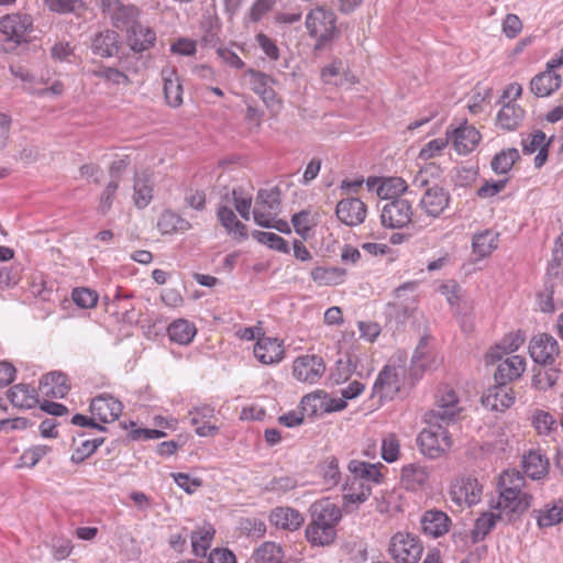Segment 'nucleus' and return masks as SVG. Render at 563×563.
Segmentation results:
<instances>
[{
  "instance_id": "obj_25",
  "label": "nucleus",
  "mask_w": 563,
  "mask_h": 563,
  "mask_svg": "<svg viewBox=\"0 0 563 563\" xmlns=\"http://www.w3.org/2000/svg\"><path fill=\"white\" fill-rule=\"evenodd\" d=\"M67 376L62 372H51L44 375L38 385V389L45 397L63 398L69 391Z\"/></svg>"
},
{
  "instance_id": "obj_6",
  "label": "nucleus",
  "mask_w": 563,
  "mask_h": 563,
  "mask_svg": "<svg viewBox=\"0 0 563 563\" xmlns=\"http://www.w3.org/2000/svg\"><path fill=\"white\" fill-rule=\"evenodd\" d=\"M388 551L396 563H418L423 547L416 534L400 531L390 538Z\"/></svg>"
},
{
  "instance_id": "obj_4",
  "label": "nucleus",
  "mask_w": 563,
  "mask_h": 563,
  "mask_svg": "<svg viewBox=\"0 0 563 563\" xmlns=\"http://www.w3.org/2000/svg\"><path fill=\"white\" fill-rule=\"evenodd\" d=\"M101 13L110 20L111 25L125 33L140 20L141 10L121 0H100Z\"/></svg>"
},
{
  "instance_id": "obj_56",
  "label": "nucleus",
  "mask_w": 563,
  "mask_h": 563,
  "mask_svg": "<svg viewBox=\"0 0 563 563\" xmlns=\"http://www.w3.org/2000/svg\"><path fill=\"white\" fill-rule=\"evenodd\" d=\"M252 236L261 244L267 245L272 250L288 254L289 245L286 240L273 232L253 231Z\"/></svg>"
},
{
  "instance_id": "obj_41",
  "label": "nucleus",
  "mask_w": 563,
  "mask_h": 563,
  "mask_svg": "<svg viewBox=\"0 0 563 563\" xmlns=\"http://www.w3.org/2000/svg\"><path fill=\"white\" fill-rule=\"evenodd\" d=\"M167 333L170 341L179 345H188L197 334V328L189 320L177 319L168 325Z\"/></svg>"
},
{
  "instance_id": "obj_58",
  "label": "nucleus",
  "mask_w": 563,
  "mask_h": 563,
  "mask_svg": "<svg viewBox=\"0 0 563 563\" xmlns=\"http://www.w3.org/2000/svg\"><path fill=\"white\" fill-rule=\"evenodd\" d=\"M104 442V438H96L92 440H85L74 451L70 456V461L75 464H79L84 462L87 457L92 455L99 446H101Z\"/></svg>"
},
{
  "instance_id": "obj_34",
  "label": "nucleus",
  "mask_w": 563,
  "mask_h": 563,
  "mask_svg": "<svg viewBox=\"0 0 563 563\" xmlns=\"http://www.w3.org/2000/svg\"><path fill=\"white\" fill-rule=\"evenodd\" d=\"M217 218L229 235L241 240L247 238L246 227L238 219L230 207L220 205L217 209Z\"/></svg>"
},
{
  "instance_id": "obj_31",
  "label": "nucleus",
  "mask_w": 563,
  "mask_h": 563,
  "mask_svg": "<svg viewBox=\"0 0 563 563\" xmlns=\"http://www.w3.org/2000/svg\"><path fill=\"white\" fill-rule=\"evenodd\" d=\"M164 95L168 106L178 108L183 103V86L175 68L162 69Z\"/></svg>"
},
{
  "instance_id": "obj_11",
  "label": "nucleus",
  "mask_w": 563,
  "mask_h": 563,
  "mask_svg": "<svg viewBox=\"0 0 563 563\" xmlns=\"http://www.w3.org/2000/svg\"><path fill=\"white\" fill-rule=\"evenodd\" d=\"M325 364L322 357L313 354L298 356L294 361L292 375L302 383L316 384L323 376Z\"/></svg>"
},
{
  "instance_id": "obj_50",
  "label": "nucleus",
  "mask_w": 563,
  "mask_h": 563,
  "mask_svg": "<svg viewBox=\"0 0 563 563\" xmlns=\"http://www.w3.org/2000/svg\"><path fill=\"white\" fill-rule=\"evenodd\" d=\"M433 363V357L427 351V342L422 339L411 358L412 375L418 376L424 371L431 369Z\"/></svg>"
},
{
  "instance_id": "obj_51",
  "label": "nucleus",
  "mask_w": 563,
  "mask_h": 563,
  "mask_svg": "<svg viewBox=\"0 0 563 563\" xmlns=\"http://www.w3.org/2000/svg\"><path fill=\"white\" fill-rule=\"evenodd\" d=\"M284 552L275 542H264L254 553L256 563H283Z\"/></svg>"
},
{
  "instance_id": "obj_1",
  "label": "nucleus",
  "mask_w": 563,
  "mask_h": 563,
  "mask_svg": "<svg viewBox=\"0 0 563 563\" xmlns=\"http://www.w3.org/2000/svg\"><path fill=\"white\" fill-rule=\"evenodd\" d=\"M306 29L310 37L317 40L314 49H322L339 36L336 15L332 10L317 7L310 10L306 16Z\"/></svg>"
},
{
  "instance_id": "obj_5",
  "label": "nucleus",
  "mask_w": 563,
  "mask_h": 563,
  "mask_svg": "<svg viewBox=\"0 0 563 563\" xmlns=\"http://www.w3.org/2000/svg\"><path fill=\"white\" fill-rule=\"evenodd\" d=\"M532 499L533 497L529 493H499L497 499L490 501V509L497 510L505 522L510 523L530 508Z\"/></svg>"
},
{
  "instance_id": "obj_26",
  "label": "nucleus",
  "mask_w": 563,
  "mask_h": 563,
  "mask_svg": "<svg viewBox=\"0 0 563 563\" xmlns=\"http://www.w3.org/2000/svg\"><path fill=\"white\" fill-rule=\"evenodd\" d=\"M120 49V35L114 30H106L95 35L91 43V51L100 57H113Z\"/></svg>"
},
{
  "instance_id": "obj_54",
  "label": "nucleus",
  "mask_w": 563,
  "mask_h": 563,
  "mask_svg": "<svg viewBox=\"0 0 563 563\" xmlns=\"http://www.w3.org/2000/svg\"><path fill=\"white\" fill-rule=\"evenodd\" d=\"M232 199L235 210L239 212L242 219L249 221L252 214V201L253 197L243 187H234L232 189Z\"/></svg>"
},
{
  "instance_id": "obj_2",
  "label": "nucleus",
  "mask_w": 563,
  "mask_h": 563,
  "mask_svg": "<svg viewBox=\"0 0 563 563\" xmlns=\"http://www.w3.org/2000/svg\"><path fill=\"white\" fill-rule=\"evenodd\" d=\"M462 410L455 390L445 385L438 389L434 408L427 411L423 419L426 423L443 422L450 424L459 419Z\"/></svg>"
},
{
  "instance_id": "obj_19",
  "label": "nucleus",
  "mask_w": 563,
  "mask_h": 563,
  "mask_svg": "<svg viewBox=\"0 0 563 563\" xmlns=\"http://www.w3.org/2000/svg\"><path fill=\"white\" fill-rule=\"evenodd\" d=\"M515 400L514 391L509 385L496 383L489 387L482 396V405L496 411H503L509 408Z\"/></svg>"
},
{
  "instance_id": "obj_7",
  "label": "nucleus",
  "mask_w": 563,
  "mask_h": 563,
  "mask_svg": "<svg viewBox=\"0 0 563 563\" xmlns=\"http://www.w3.org/2000/svg\"><path fill=\"white\" fill-rule=\"evenodd\" d=\"M280 212V190L278 187L260 189L252 210L254 222L260 227H268L269 220L277 218Z\"/></svg>"
},
{
  "instance_id": "obj_18",
  "label": "nucleus",
  "mask_w": 563,
  "mask_h": 563,
  "mask_svg": "<svg viewBox=\"0 0 563 563\" xmlns=\"http://www.w3.org/2000/svg\"><path fill=\"white\" fill-rule=\"evenodd\" d=\"M335 213L338 219L349 227L364 222L367 213L366 205L358 198H346L338 202Z\"/></svg>"
},
{
  "instance_id": "obj_46",
  "label": "nucleus",
  "mask_w": 563,
  "mask_h": 563,
  "mask_svg": "<svg viewBox=\"0 0 563 563\" xmlns=\"http://www.w3.org/2000/svg\"><path fill=\"white\" fill-rule=\"evenodd\" d=\"M153 198V183L146 174L135 175L134 179V205L139 209L147 207Z\"/></svg>"
},
{
  "instance_id": "obj_39",
  "label": "nucleus",
  "mask_w": 563,
  "mask_h": 563,
  "mask_svg": "<svg viewBox=\"0 0 563 563\" xmlns=\"http://www.w3.org/2000/svg\"><path fill=\"white\" fill-rule=\"evenodd\" d=\"M45 7L57 14H73L77 19H85L88 5L84 0H43Z\"/></svg>"
},
{
  "instance_id": "obj_45",
  "label": "nucleus",
  "mask_w": 563,
  "mask_h": 563,
  "mask_svg": "<svg viewBox=\"0 0 563 563\" xmlns=\"http://www.w3.org/2000/svg\"><path fill=\"white\" fill-rule=\"evenodd\" d=\"M216 530L210 523H205L191 533V547L197 556H206L211 547Z\"/></svg>"
},
{
  "instance_id": "obj_42",
  "label": "nucleus",
  "mask_w": 563,
  "mask_h": 563,
  "mask_svg": "<svg viewBox=\"0 0 563 563\" xmlns=\"http://www.w3.org/2000/svg\"><path fill=\"white\" fill-rule=\"evenodd\" d=\"M498 246V233L493 230H484L475 233L472 239V249L478 258H485Z\"/></svg>"
},
{
  "instance_id": "obj_63",
  "label": "nucleus",
  "mask_w": 563,
  "mask_h": 563,
  "mask_svg": "<svg viewBox=\"0 0 563 563\" xmlns=\"http://www.w3.org/2000/svg\"><path fill=\"white\" fill-rule=\"evenodd\" d=\"M71 297L74 302L84 309L92 308L98 302V294L89 288H76Z\"/></svg>"
},
{
  "instance_id": "obj_52",
  "label": "nucleus",
  "mask_w": 563,
  "mask_h": 563,
  "mask_svg": "<svg viewBox=\"0 0 563 563\" xmlns=\"http://www.w3.org/2000/svg\"><path fill=\"white\" fill-rule=\"evenodd\" d=\"M561 376V371L555 367L539 369L532 376V386L541 391H545L555 386Z\"/></svg>"
},
{
  "instance_id": "obj_24",
  "label": "nucleus",
  "mask_w": 563,
  "mask_h": 563,
  "mask_svg": "<svg viewBox=\"0 0 563 563\" xmlns=\"http://www.w3.org/2000/svg\"><path fill=\"white\" fill-rule=\"evenodd\" d=\"M130 48L135 53H143L152 48L156 43L155 31L143 25L140 20L125 33Z\"/></svg>"
},
{
  "instance_id": "obj_47",
  "label": "nucleus",
  "mask_w": 563,
  "mask_h": 563,
  "mask_svg": "<svg viewBox=\"0 0 563 563\" xmlns=\"http://www.w3.org/2000/svg\"><path fill=\"white\" fill-rule=\"evenodd\" d=\"M428 479L429 472L424 466L410 464L402 468V481L409 489L415 490L424 486Z\"/></svg>"
},
{
  "instance_id": "obj_23",
  "label": "nucleus",
  "mask_w": 563,
  "mask_h": 563,
  "mask_svg": "<svg viewBox=\"0 0 563 563\" xmlns=\"http://www.w3.org/2000/svg\"><path fill=\"white\" fill-rule=\"evenodd\" d=\"M525 333L521 331L508 333L499 343L492 346L485 354L486 365H494L501 361L504 355H508L517 351L525 343Z\"/></svg>"
},
{
  "instance_id": "obj_16",
  "label": "nucleus",
  "mask_w": 563,
  "mask_h": 563,
  "mask_svg": "<svg viewBox=\"0 0 563 563\" xmlns=\"http://www.w3.org/2000/svg\"><path fill=\"white\" fill-rule=\"evenodd\" d=\"M445 135H448L449 142H452L454 150L463 155L471 153L481 141L479 132L473 125H468L466 121L457 128H448Z\"/></svg>"
},
{
  "instance_id": "obj_17",
  "label": "nucleus",
  "mask_w": 563,
  "mask_h": 563,
  "mask_svg": "<svg viewBox=\"0 0 563 563\" xmlns=\"http://www.w3.org/2000/svg\"><path fill=\"white\" fill-rule=\"evenodd\" d=\"M122 409L123 406L121 401L110 394L99 395L90 402V412L92 417L101 423L115 421L120 417Z\"/></svg>"
},
{
  "instance_id": "obj_48",
  "label": "nucleus",
  "mask_w": 563,
  "mask_h": 563,
  "mask_svg": "<svg viewBox=\"0 0 563 563\" xmlns=\"http://www.w3.org/2000/svg\"><path fill=\"white\" fill-rule=\"evenodd\" d=\"M526 479L521 475V473L517 470H508L505 471L500 477L498 483V494L499 493H527L525 490Z\"/></svg>"
},
{
  "instance_id": "obj_37",
  "label": "nucleus",
  "mask_w": 563,
  "mask_h": 563,
  "mask_svg": "<svg viewBox=\"0 0 563 563\" xmlns=\"http://www.w3.org/2000/svg\"><path fill=\"white\" fill-rule=\"evenodd\" d=\"M306 538L313 547H328L334 542L336 529L310 520L306 528Z\"/></svg>"
},
{
  "instance_id": "obj_40",
  "label": "nucleus",
  "mask_w": 563,
  "mask_h": 563,
  "mask_svg": "<svg viewBox=\"0 0 563 563\" xmlns=\"http://www.w3.org/2000/svg\"><path fill=\"white\" fill-rule=\"evenodd\" d=\"M522 467L527 476L540 479L548 473L549 460L540 451L530 450L522 457Z\"/></svg>"
},
{
  "instance_id": "obj_10",
  "label": "nucleus",
  "mask_w": 563,
  "mask_h": 563,
  "mask_svg": "<svg viewBox=\"0 0 563 563\" xmlns=\"http://www.w3.org/2000/svg\"><path fill=\"white\" fill-rule=\"evenodd\" d=\"M531 358L542 365H552L560 354L556 339L549 333L533 335L529 343Z\"/></svg>"
},
{
  "instance_id": "obj_28",
  "label": "nucleus",
  "mask_w": 563,
  "mask_h": 563,
  "mask_svg": "<svg viewBox=\"0 0 563 563\" xmlns=\"http://www.w3.org/2000/svg\"><path fill=\"white\" fill-rule=\"evenodd\" d=\"M499 362L494 375L496 383L508 385L519 378L526 369V360L519 355H512Z\"/></svg>"
},
{
  "instance_id": "obj_9",
  "label": "nucleus",
  "mask_w": 563,
  "mask_h": 563,
  "mask_svg": "<svg viewBox=\"0 0 563 563\" xmlns=\"http://www.w3.org/2000/svg\"><path fill=\"white\" fill-rule=\"evenodd\" d=\"M413 209L406 199L387 201L380 210V221L385 228L404 229L411 224Z\"/></svg>"
},
{
  "instance_id": "obj_43",
  "label": "nucleus",
  "mask_w": 563,
  "mask_h": 563,
  "mask_svg": "<svg viewBox=\"0 0 563 563\" xmlns=\"http://www.w3.org/2000/svg\"><path fill=\"white\" fill-rule=\"evenodd\" d=\"M157 228L162 234H173L190 230L191 224L176 212L165 210L158 219Z\"/></svg>"
},
{
  "instance_id": "obj_35",
  "label": "nucleus",
  "mask_w": 563,
  "mask_h": 563,
  "mask_svg": "<svg viewBox=\"0 0 563 563\" xmlns=\"http://www.w3.org/2000/svg\"><path fill=\"white\" fill-rule=\"evenodd\" d=\"M8 399L14 407L20 409L34 408L38 402L37 391L26 384L12 386L8 390Z\"/></svg>"
},
{
  "instance_id": "obj_64",
  "label": "nucleus",
  "mask_w": 563,
  "mask_h": 563,
  "mask_svg": "<svg viewBox=\"0 0 563 563\" xmlns=\"http://www.w3.org/2000/svg\"><path fill=\"white\" fill-rule=\"evenodd\" d=\"M95 76L113 85L130 84V78L123 71L112 67H102L95 71Z\"/></svg>"
},
{
  "instance_id": "obj_61",
  "label": "nucleus",
  "mask_w": 563,
  "mask_h": 563,
  "mask_svg": "<svg viewBox=\"0 0 563 563\" xmlns=\"http://www.w3.org/2000/svg\"><path fill=\"white\" fill-rule=\"evenodd\" d=\"M449 144L448 135L445 137H439L431 140L426 145H423L419 152V158L428 161L430 158L437 157L441 155L443 150Z\"/></svg>"
},
{
  "instance_id": "obj_60",
  "label": "nucleus",
  "mask_w": 563,
  "mask_h": 563,
  "mask_svg": "<svg viewBox=\"0 0 563 563\" xmlns=\"http://www.w3.org/2000/svg\"><path fill=\"white\" fill-rule=\"evenodd\" d=\"M399 441L394 433H388L382 441V457L387 463H393L399 457Z\"/></svg>"
},
{
  "instance_id": "obj_30",
  "label": "nucleus",
  "mask_w": 563,
  "mask_h": 563,
  "mask_svg": "<svg viewBox=\"0 0 563 563\" xmlns=\"http://www.w3.org/2000/svg\"><path fill=\"white\" fill-rule=\"evenodd\" d=\"M562 84V77L556 71H541L530 81V90L538 98L551 96Z\"/></svg>"
},
{
  "instance_id": "obj_49",
  "label": "nucleus",
  "mask_w": 563,
  "mask_h": 563,
  "mask_svg": "<svg viewBox=\"0 0 563 563\" xmlns=\"http://www.w3.org/2000/svg\"><path fill=\"white\" fill-rule=\"evenodd\" d=\"M519 158V151L515 147H509L498 152L493 157L490 166L496 174H507Z\"/></svg>"
},
{
  "instance_id": "obj_29",
  "label": "nucleus",
  "mask_w": 563,
  "mask_h": 563,
  "mask_svg": "<svg viewBox=\"0 0 563 563\" xmlns=\"http://www.w3.org/2000/svg\"><path fill=\"white\" fill-rule=\"evenodd\" d=\"M500 521L505 522V519L497 510L489 508L488 511L482 512L475 520L473 529L470 531L468 537L471 539V543L476 544L483 541Z\"/></svg>"
},
{
  "instance_id": "obj_27",
  "label": "nucleus",
  "mask_w": 563,
  "mask_h": 563,
  "mask_svg": "<svg viewBox=\"0 0 563 563\" xmlns=\"http://www.w3.org/2000/svg\"><path fill=\"white\" fill-rule=\"evenodd\" d=\"M254 356L262 364L278 363L284 357V350L277 339L263 336L260 338L254 346Z\"/></svg>"
},
{
  "instance_id": "obj_38",
  "label": "nucleus",
  "mask_w": 563,
  "mask_h": 563,
  "mask_svg": "<svg viewBox=\"0 0 563 563\" xmlns=\"http://www.w3.org/2000/svg\"><path fill=\"white\" fill-rule=\"evenodd\" d=\"M343 495V509L350 512L356 509L361 504L365 503L372 494V487L364 483L358 485H352V482L347 481L344 487Z\"/></svg>"
},
{
  "instance_id": "obj_44",
  "label": "nucleus",
  "mask_w": 563,
  "mask_h": 563,
  "mask_svg": "<svg viewBox=\"0 0 563 563\" xmlns=\"http://www.w3.org/2000/svg\"><path fill=\"white\" fill-rule=\"evenodd\" d=\"M408 188V184L401 177H387L383 178L382 183L376 188V194L379 198L390 201L401 199L400 196L405 194Z\"/></svg>"
},
{
  "instance_id": "obj_15",
  "label": "nucleus",
  "mask_w": 563,
  "mask_h": 563,
  "mask_svg": "<svg viewBox=\"0 0 563 563\" xmlns=\"http://www.w3.org/2000/svg\"><path fill=\"white\" fill-rule=\"evenodd\" d=\"M33 29V19L29 14H8L0 18V32L7 40L18 44L25 40V35Z\"/></svg>"
},
{
  "instance_id": "obj_20",
  "label": "nucleus",
  "mask_w": 563,
  "mask_h": 563,
  "mask_svg": "<svg viewBox=\"0 0 563 563\" xmlns=\"http://www.w3.org/2000/svg\"><path fill=\"white\" fill-rule=\"evenodd\" d=\"M420 525L426 536L437 539L449 532L451 519L442 510L429 509L421 516Z\"/></svg>"
},
{
  "instance_id": "obj_12",
  "label": "nucleus",
  "mask_w": 563,
  "mask_h": 563,
  "mask_svg": "<svg viewBox=\"0 0 563 563\" xmlns=\"http://www.w3.org/2000/svg\"><path fill=\"white\" fill-rule=\"evenodd\" d=\"M449 495L456 506L471 507L479 501L482 486L476 478L461 477L451 485Z\"/></svg>"
},
{
  "instance_id": "obj_55",
  "label": "nucleus",
  "mask_w": 563,
  "mask_h": 563,
  "mask_svg": "<svg viewBox=\"0 0 563 563\" xmlns=\"http://www.w3.org/2000/svg\"><path fill=\"white\" fill-rule=\"evenodd\" d=\"M538 525L541 528L552 527L563 521V503H555L551 507L538 511Z\"/></svg>"
},
{
  "instance_id": "obj_53",
  "label": "nucleus",
  "mask_w": 563,
  "mask_h": 563,
  "mask_svg": "<svg viewBox=\"0 0 563 563\" xmlns=\"http://www.w3.org/2000/svg\"><path fill=\"white\" fill-rule=\"evenodd\" d=\"M319 473L322 476L323 483L328 488H332L341 482L339 461L334 456L324 460L320 464Z\"/></svg>"
},
{
  "instance_id": "obj_13",
  "label": "nucleus",
  "mask_w": 563,
  "mask_h": 563,
  "mask_svg": "<svg viewBox=\"0 0 563 563\" xmlns=\"http://www.w3.org/2000/svg\"><path fill=\"white\" fill-rule=\"evenodd\" d=\"M450 192L442 186L433 184L422 195L419 207L430 218H439L450 205Z\"/></svg>"
},
{
  "instance_id": "obj_8",
  "label": "nucleus",
  "mask_w": 563,
  "mask_h": 563,
  "mask_svg": "<svg viewBox=\"0 0 563 563\" xmlns=\"http://www.w3.org/2000/svg\"><path fill=\"white\" fill-rule=\"evenodd\" d=\"M405 369L394 365H385L378 373L372 389V397L379 401L393 399L402 386Z\"/></svg>"
},
{
  "instance_id": "obj_3",
  "label": "nucleus",
  "mask_w": 563,
  "mask_h": 563,
  "mask_svg": "<svg viewBox=\"0 0 563 563\" xmlns=\"http://www.w3.org/2000/svg\"><path fill=\"white\" fill-rule=\"evenodd\" d=\"M427 424L428 428L422 429L418 434L417 443L423 455L438 459L452 448V437L443 422Z\"/></svg>"
},
{
  "instance_id": "obj_62",
  "label": "nucleus",
  "mask_w": 563,
  "mask_h": 563,
  "mask_svg": "<svg viewBox=\"0 0 563 563\" xmlns=\"http://www.w3.org/2000/svg\"><path fill=\"white\" fill-rule=\"evenodd\" d=\"M355 369V364L352 362L351 358H347L345 361L339 360L336 362V365L334 369L330 374V379L333 382V384H341L346 382L351 374Z\"/></svg>"
},
{
  "instance_id": "obj_57",
  "label": "nucleus",
  "mask_w": 563,
  "mask_h": 563,
  "mask_svg": "<svg viewBox=\"0 0 563 563\" xmlns=\"http://www.w3.org/2000/svg\"><path fill=\"white\" fill-rule=\"evenodd\" d=\"M119 186L120 178H113L106 185L100 195L98 212L104 216L111 210Z\"/></svg>"
},
{
  "instance_id": "obj_22",
  "label": "nucleus",
  "mask_w": 563,
  "mask_h": 563,
  "mask_svg": "<svg viewBox=\"0 0 563 563\" xmlns=\"http://www.w3.org/2000/svg\"><path fill=\"white\" fill-rule=\"evenodd\" d=\"M310 520L336 529L342 519L341 508L328 498L314 501L310 507Z\"/></svg>"
},
{
  "instance_id": "obj_14",
  "label": "nucleus",
  "mask_w": 563,
  "mask_h": 563,
  "mask_svg": "<svg viewBox=\"0 0 563 563\" xmlns=\"http://www.w3.org/2000/svg\"><path fill=\"white\" fill-rule=\"evenodd\" d=\"M347 470L352 478L347 481L352 482V485H358L364 483L372 487V484H380L384 475L382 470H387L382 463H368L360 460H351L347 464Z\"/></svg>"
},
{
  "instance_id": "obj_33",
  "label": "nucleus",
  "mask_w": 563,
  "mask_h": 563,
  "mask_svg": "<svg viewBox=\"0 0 563 563\" xmlns=\"http://www.w3.org/2000/svg\"><path fill=\"white\" fill-rule=\"evenodd\" d=\"M269 521L277 528L297 530L303 522L302 515L290 507H276L272 510Z\"/></svg>"
},
{
  "instance_id": "obj_59",
  "label": "nucleus",
  "mask_w": 563,
  "mask_h": 563,
  "mask_svg": "<svg viewBox=\"0 0 563 563\" xmlns=\"http://www.w3.org/2000/svg\"><path fill=\"white\" fill-rule=\"evenodd\" d=\"M532 424L539 434H550L556 430V420L548 411L537 410L532 416Z\"/></svg>"
},
{
  "instance_id": "obj_21",
  "label": "nucleus",
  "mask_w": 563,
  "mask_h": 563,
  "mask_svg": "<svg viewBox=\"0 0 563 563\" xmlns=\"http://www.w3.org/2000/svg\"><path fill=\"white\" fill-rule=\"evenodd\" d=\"M550 144L551 140H547L545 133L540 130L534 131L526 137H522L521 141L522 152L525 155H530L534 152H538L534 157L536 168H541L545 164L549 156Z\"/></svg>"
},
{
  "instance_id": "obj_36",
  "label": "nucleus",
  "mask_w": 563,
  "mask_h": 563,
  "mask_svg": "<svg viewBox=\"0 0 563 563\" xmlns=\"http://www.w3.org/2000/svg\"><path fill=\"white\" fill-rule=\"evenodd\" d=\"M525 118V110L515 102H508L501 107L496 117L497 125L506 131L518 129Z\"/></svg>"
},
{
  "instance_id": "obj_32",
  "label": "nucleus",
  "mask_w": 563,
  "mask_h": 563,
  "mask_svg": "<svg viewBox=\"0 0 563 563\" xmlns=\"http://www.w3.org/2000/svg\"><path fill=\"white\" fill-rule=\"evenodd\" d=\"M346 400L341 398H327L321 394L306 395L301 399V406L303 410L310 409L311 413H316L318 408H323L327 412L341 411L346 407Z\"/></svg>"
}]
</instances>
